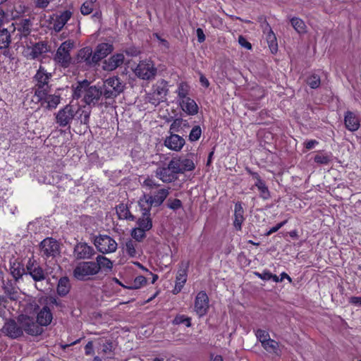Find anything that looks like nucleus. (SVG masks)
<instances>
[{
    "instance_id": "nucleus-1",
    "label": "nucleus",
    "mask_w": 361,
    "mask_h": 361,
    "mask_svg": "<svg viewBox=\"0 0 361 361\" xmlns=\"http://www.w3.org/2000/svg\"><path fill=\"white\" fill-rule=\"evenodd\" d=\"M43 305L37 314V321L42 326H49L53 319L52 309L54 306L63 307L61 302L55 297L48 296L43 299Z\"/></svg>"
},
{
    "instance_id": "nucleus-2",
    "label": "nucleus",
    "mask_w": 361,
    "mask_h": 361,
    "mask_svg": "<svg viewBox=\"0 0 361 361\" xmlns=\"http://www.w3.org/2000/svg\"><path fill=\"white\" fill-rule=\"evenodd\" d=\"M126 85L117 76L110 77L103 82L101 87L105 99H114L124 91Z\"/></svg>"
},
{
    "instance_id": "nucleus-3",
    "label": "nucleus",
    "mask_w": 361,
    "mask_h": 361,
    "mask_svg": "<svg viewBox=\"0 0 361 361\" xmlns=\"http://www.w3.org/2000/svg\"><path fill=\"white\" fill-rule=\"evenodd\" d=\"M178 169L177 164L171 159L167 165H159L154 171V173L155 176L162 182L169 183L178 178Z\"/></svg>"
},
{
    "instance_id": "nucleus-4",
    "label": "nucleus",
    "mask_w": 361,
    "mask_h": 361,
    "mask_svg": "<svg viewBox=\"0 0 361 361\" xmlns=\"http://www.w3.org/2000/svg\"><path fill=\"white\" fill-rule=\"evenodd\" d=\"M51 74L47 72L44 67L39 66L34 76L35 85L34 87L35 97H44L47 91H50L49 85Z\"/></svg>"
},
{
    "instance_id": "nucleus-5",
    "label": "nucleus",
    "mask_w": 361,
    "mask_h": 361,
    "mask_svg": "<svg viewBox=\"0 0 361 361\" xmlns=\"http://www.w3.org/2000/svg\"><path fill=\"white\" fill-rule=\"evenodd\" d=\"M74 47V42L68 39L59 46L57 49L54 61L63 68H68L71 63V51Z\"/></svg>"
},
{
    "instance_id": "nucleus-6",
    "label": "nucleus",
    "mask_w": 361,
    "mask_h": 361,
    "mask_svg": "<svg viewBox=\"0 0 361 361\" xmlns=\"http://www.w3.org/2000/svg\"><path fill=\"white\" fill-rule=\"evenodd\" d=\"M73 274L76 279L85 281L98 274V267L94 262H82L76 265Z\"/></svg>"
},
{
    "instance_id": "nucleus-7",
    "label": "nucleus",
    "mask_w": 361,
    "mask_h": 361,
    "mask_svg": "<svg viewBox=\"0 0 361 361\" xmlns=\"http://www.w3.org/2000/svg\"><path fill=\"white\" fill-rule=\"evenodd\" d=\"M169 194L168 189H160L154 195H146L140 198L138 204L140 208L145 207L151 210L152 207L160 206Z\"/></svg>"
},
{
    "instance_id": "nucleus-8",
    "label": "nucleus",
    "mask_w": 361,
    "mask_h": 361,
    "mask_svg": "<svg viewBox=\"0 0 361 361\" xmlns=\"http://www.w3.org/2000/svg\"><path fill=\"white\" fill-rule=\"evenodd\" d=\"M169 89L167 82L164 80H159L152 87V92L147 95L149 103L154 106L159 105L161 102L166 100Z\"/></svg>"
},
{
    "instance_id": "nucleus-9",
    "label": "nucleus",
    "mask_w": 361,
    "mask_h": 361,
    "mask_svg": "<svg viewBox=\"0 0 361 361\" xmlns=\"http://www.w3.org/2000/svg\"><path fill=\"white\" fill-rule=\"evenodd\" d=\"M134 72L139 78L151 80L154 79L157 73V69L151 60H143L140 61Z\"/></svg>"
},
{
    "instance_id": "nucleus-10",
    "label": "nucleus",
    "mask_w": 361,
    "mask_h": 361,
    "mask_svg": "<svg viewBox=\"0 0 361 361\" xmlns=\"http://www.w3.org/2000/svg\"><path fill=\"white\" fill-rule=\"evenodd\" d=\"M26 275L30 276L35 282L42 281L48 276L47 271L34 257H30L26 263Z\"/></svg>"
},
{
    "instance_id": "nucleus-11",
    "label": "nucleus",
    "mask_w": 361,
    "mask_h": 361,
    "mask_svg": "<svg viewBox=\"0 0 361 361\" xmlns=\"http://www.w3.org/2000/svg\"><path fill=\"white\" fill-rule=\"evenodd\" d=\"M94 244L98 251L103 254L114 252L117 249V243L115 240L107 235L97 236Z\"/></svg>"
},
{
    "instance_id": "nucleus-12",
    "label": "nucleus",
    "mask_w": 361,
    "mask_h": 361,
    "mask_svg": "<svg viewBox=\"0 0 361 361\" xmlns=\"http://www.w3.org/2000/svg\"><path fill=\"white\" fill-rule=\"evenodd\" d=\"M40 253L43 257H54L59 254L60 246L58 241L52 238L44 239L39 244Z\"/></svg>"
},
{
    "instance_id": "nucleus-13",
    "label": "nucleus",
    "mask_w": 361,
    "mask_h": 361,
    "mask_svg": "<svg viewBox=\"0 0 361 361\" xmlns=\"http://www.w3.org/2000/svg\"><path fill=\"white\" fill-rule=\"evenodd\" d=\"M18 322L23 326V331H25L29 335L39 336L43 332L42 326L32 317L20 315L18 317Z\"/></svg>"
},
{
    "instance_id": "nucleus-14",
    "label": "nucleus",
    "mask_w": 361,
    "mask_h": 361,
    "mask_svg": "<svg viewBox=\"0 0 361 361\" xmlns=\"http://www.w3.org/2000/svg\"><path fill=\"white\" fill-rule=\"evenodd\" d=\"M258 21L261 23V27L263 30V33L265 35V38L271 52L272 54L276 53L278 51V43L274 32L271 30L265 18L260 16L258 18Z\"/></svg>"
},
{
    "instance_id": "nucleus-15",
    "label": "nucleus",
    "mask_w": 361,
    "mask_h": 361,
    "mask_svg": "<svg viewBox=\"0 0 361 361\" xmlns=\"http://www.w3.org/2000/svg\"><path fill=\"white\" fill-rule=\"evenodd\" d=\"M1 332L11 339H16L23 335V326L18 321L9 319L4 323Z\"/></svg>"
},
{
    "instance_id": "nucleus-16",
    "label": "nucleus",
    "mask_w": 361,
    "mask_h": 361,
    "mask_svg": "<svg viewBox=\"0 0 361 361\" xmlns=\"http://www.w3.org/2000/svg\"><path fill=\"white\" fill-rule=\"evenodd\" d=\"M102 96L103 92L101 87L95 85L90 86L84 90L83 101L89 106H95Z\"/></svg>"
},
{
    "instance_id": "nucleus-17",
    "label": "nucleus",
    "mask_w": 361,
    "mask_h": 361,
    "mask_svg": "<svg viewBox=\"0 0 361 361\" xmlns=\"http://www.w3.org/2000/svg\"><path fill=\"white\" fill-rule=\"evenodd\" d=\"M75 116V111L72 106L66 105L59 111L56 115V122L61 127L68 126Z\"/></svg>"
},
{
    "instance_id": "nucleus-18",
    "label": "nucleus",
    "mask_w": 361,
    "mask_h": 361,
    "mask_svg": "<svg viewBox=\"0 0 361 361\" xmlns=\"http://www.w3.org/2000/svg\"><path fill=\"white\" fill-rule=\"evenodd\" d=\"M194 309L199 317H203L207 313L209 298L204 291H200L197 294Z\"/></svg>"
},
{
    "instance_id": "nucleus-19",
    "label": "nucleus",
    "mask_w": 361,
    "mask_h": 361,
    "mask_svg": "<svg viewBox=\"0 0 361 361\" xmlns=\"http://www.w3.org/2000/svg\"><path fill=\"white\" fill-rule=\"evenodd\" d=\"M31 26L32 23L30 20L28 18H25L17 23L16 26L14 23H12L9 26V28L12 32L17 30L18 33L16 34V37L18 38L19 40H20L23 37H26L30 34Z\"/></svg>"
},
{
    "instance_id": "nucleus-20",
    "label": "nucleus",
    "mask_w": 361,
    "mask_h": 361,
    "mask_svg": "<svg viewBox=\"0 0 361 361\" xmlns=\"http://www.w3.org/2000/svg\"><path fill=\"white\" fill-rule=\"evenodd\" d=\"M94 253V248L86 243H77L73 250L74 257L77 259H90Z\"/></svg>"
},
{
    "instance_id": "nucleus-21",
    "label": "nucleus",
    "mask_w": 361,
    "mask_h": 361,
    "mask_svg": "<svg viewBox=\"0 0 361 361\" xmlns=\"http://www.w3.org/2000/svg\"><path fill=\"white\" fill-rule=\"evenodd\" d=\"M125 56L122 53H117L112 55L108 59L104 60L102 65L103 70L112 71L121 66L124 62Z\"/></svg>"
},
{
    "instance_id": "nucleus-22",
    "label": "nucleus",
    "mask_w": 361,
    "mask_h": 361,
    "mask_svg": "<svg viewBox=\"0 0 361 361\" xmlns=\"http://www.w3.org/2000/svg\"><path fill=\"white\" fill-rule=\"evenodd\" d=\"M185 143L184 138L175 133H171L164 140V145L167 148L176 152L180 151Z\"/></svg>"
},
{
    "instance_id": "nucleus-23",
    "label": "nucleus",
    "mask_w": 361,
    "mask_h": 361,
    "mask_svg": "<svg viewBox=\"0 0 361 361\" xmlns=\"http://www.w3.org/2000/svg\"><path fill=\"white\" fill-rule=\"evenodd\" d=\"M50 91H47L44 97H35L37 102H41L42 106L48 109H55L60 103L61 97L55 94H49Z\"/></svg>"
},
{
    "instance_id": "nucleus-24",
    "label": "nucleus",
    "mask_w": 361,
    "mask_h": 361,
    "mask_svg": "<svg viewBox=\"0 0 361 361\" xmlns=\"http://www.w3.org/2000/svg\"><path fill=\"white\" fill-rule=\"evenodd\" d=\"M114 51V47L111 44L101 43L99 44L93 54V59H95L96 64L102 59H104Z\"/></svg>"
},
{
    "instance_id": "nucleus-25",
    "label": "nucleus",
    "mask_w": 361,
    "mask_h": 361,
    "mask_svg": "<svg viewBox=\"0 0 361 361\" xmlns=\"http://www.w3.org/2000/svg\"><path fill=\"white\" fill-rule=\"evenodd\" d=\"M93 52L90 47H86L81 49L77 56L78 63H85L87 66H94L96 65L95 59H93Z\"/></svg>"
},
{
    "instance_id": "nucleus-26",
    "label": "nucleus",
    "mask_w": 361,
    "mask_h": 361,
    "mask_svg": "<svg viewBox=\"0 0 361 361\" xmlns=\"http://www.w3.org/2000/svg\"><path fill=\"white\" fill-rule=\"evenodd\" d=\"M178 165V173H184L185 171H191L195 169V166L192 159L176 157L172 158Z\"/></svg>"
},
{
    "instance_id": "nucleus-27",
    "label": "nucleus",
    "mask_w": 361,
    "mask_h": 361,
    "mask_svg": "<svg viewBox=\"0 0 361 361\" xmlns=\"http://www.w3.org/2000/svg\"><path fill=\"white\" fill-rule=\"evenodd\" d=\"M345 128L350 131H356L360 128V119L358 116L350 111H347L344 116Z\"/></svg>"
},
{
    "instance_id": "nucleus-28",
    "label": "nucleus",
    "mask_w": 361,
    "mask_h": 361,
    "mask_svg": "<svg viewBox=\"0 0 361 361\" xmlns=\"http://www.w3.org/2000/svg\"><path fill=\"white\" fill-rule=\"evenodd\" d=\"M9 271L15 282H18L24 274H26V267H24L23 264L15 259L10 262Z\"/></svg>"
},
{
    "instance_id": "nucleus-29",
    "label": "nucleus",
    "mask_w": 361,
    "mask_h": 361,
    "mask_svg": "<svg viewBox=\"0 0 361 361\" xmlns=\"http://www.w3.org/2000/svg\"><path fill=\"white\" fill-rule=\"evenodd\" d=\"M11 29L2 28L0 29V50H4V55L8 56L9 51L7 49L11 43Z\"/></svg>"
},
{
    "instance_id": "nucleus-30",
    "label": "nucleus",
    "mask_w": 361,
    "mask_h": 361,
    "mask_svg": "<svg viewBox=\"0 0 361 361\" xmlns=\"http://www.w3.org/2000/svg\"><path fill=\"white\" fill-rule=\"evenodd\" d=\"M142 210V216L139 218L137 224L138 227L145 231H149L152 228V221L150 218V209L145 207L141 208Z\"/></svg>"
},
{
    "instance_id": "nucleus-31",
    "label": "nucleus",
    "mask_w": 361,
    "mask_h": 361,
    "mask_svg": "<svg viewBox=\"0 0 361 361\" xmlns=\"http://www.w3.org/2000/svg\"><path fill=\"white\" fill-rule=\"evenodd\" d=\"M182 110L190 116L196 115L198 113V106L195 101L190 97L183 99L179 102Z\"/></svg>"
},
{
    "instance_id": "nucleus-32",
    "label": "nucleus",
    "mask_w": 361,
    "mask_h": 361,
    "mask_svg": "<svg viewBox=\"0 0 361 361\" xmlns=\"http://www.w3.org/2000/svg\"><path fill=\"white\" fill-rule=\"evenodd\" d=\"M72 13L70 11H64L56 17L53 23V28L56 32H60L68 20L71 18Z\"/></svg>"
},
{
    "instance_id": "nucleus-33",
    "label": "nucleus",
    "mask_w": 361,
    "mask_h": 361,
    "mask_svg": "<svg viewBox=\"0 0 361 361\" xmlns=\"http://www.w3.org/2000/svg\"><path fill=\"white\" fill-rule=\"evenodd\" d=\"M49 51V46L46 42L41 41L35 43L31 48L30 56L32 59L39 58L42 54Z\"/></svg>"
},
{
    "instance_id": "nucleus-34",
    "label": "nucleus",
    "mask_w": 361,
    "mask_h": 361,
    "mask_svg": "<svg viewBox=\"0 0 361 361\" xmlns=\"http://www.w3.org/2000/svg\"><path fill=\"white\" fill-rule=\"evenodd\" d=\"M116 214L119 219L135 221V216H133L127 204L123 203L119 204L116 207Z\"/></svg>"
},
{
    "instance_id": "nucleus-35",
    "label": "nucleus",
    "mask_w": 361,
    "mask_h": 361,
    "mask_svg": "<svg viewBox=\"0 0 361 361\" xmlns=\"http://www.w3.org/2000/svg\"><path fill=\"white\" fill-rule=\"evenodd\" d=\"M244 210L240 202H237L235 204V212H234V221L233 225L235 228L240 231L242 228V224L244 221L243 217Z\"/></svg>"
},
{
    "instance_id": "nucleus-36",
    "label": "nucleus",
    "mask_w": 361,
    "mask_h": 361,
    "mask_svg": "<svg viewBox=\"0 0 361 361\" xmlns=\"http://www.w3.org/2000/svg\"><path fill=\"white\" fill-rule=\"evenodd\" d=\"M2 288L4 293L11 300H14L18 293L17 287L12 280L2 279Z\"/></svg>"
},
{
    "instance_id": "nucleus-37",
    "label": "nucleus",
    "mask_w": 361,
    "mask_h": 361,
    "mask_svg": "<svg viewBox=\"0 0 361 361\" xmlns=\"http://www.w3.org/2000/svg\"><path fill=\"white\" fill-rule=\"evenodd\" d=\"M94 262L98 267V273L101 269L111 271L113 267L112 262L103 255L97 256Z\"/></svg>"
},
{
    "instance_id": "nucleus-38",
    "label": "nucleus",
    "mask_w": 361,
    "mask_h": 361,
    "mask_svg": "<svg viewBox=\"0 0 361 361\" xmlns=\"http://www.w3.org/2000/svg\"><path fill=\"white\" fill-rule=\"evenodd\" d=\"M70 288L71 284L68 278H61L57 285V293L60 296H65L69 293Z\"/></svg>"
},
{
    "instance_id": "nucleus-39",
    "label": "nucleus",
    "mask_w": 361,
    "mask_h": 361,
    "mask_svg": "<svg viewBox=\"0 0 361 361\" xmlns=\"http://www.w3.org/2000/svg\"><path fill=\"white\" fill-rule=\"evenodd\" d=\"M176 93L178 95V102H181L183 99L188 98L189 86L185 82H180L178 86Z\"/></svg>"
},
{
    "instance_id": "nucleus-40",
    "label": "nucleus",
    "mask_w": 361,
    "mask_h": 361,
    "mask_svg": "<svg viewBox=\"0 0 361 361\" xmlns=\"http://www.w3.org/2000/svg\"><path fill=\"white\" fill-rule=\"evenodd\" d=\"M292 26L298 33H305L306 32V25L302 20L298 18H293L290 20Z\"/></svg>"
},
{
    "instance_id": "nucleus-41",
    "label": "nucleus",
    "mask_w": 361,
    "mask_h": 361,
    "mask_svg": "<svg viewBox=\"0 0 361 361\" xmlns=\"http://www.w3.org/2000/svg\"><path fill=\"white\" fill-rule=\"evenodd\" d=\"M262 345L269 353H276L279 349V343L276 341L271 338L262 344Z\"/></svg>"
},
{
    "instance_id": "nucleus-42",
    "label": "nucleus",
    "mask_w": 361,
    "mask_h": 361,
    "mask_svg": "<svg viewBox=\"0 0 361 361\" xmlns=\"http://www.w3.org/2000/svg\"><path fill=\"white\" fill-rule=\"evenodd\" d=\"M136 246L137 243L129 239L126 242L124 249L129 256L135 257L137 255Z\"/></svg>"
},
{
    "instance_id": "nucleus-43",
    "label": "nucleus",
    "mask_w": 361,
    "mask_h": 361,
    "mask_svg": "<svg viewBox=\"0 0 361 361\" xmlns=\"http://www.w3.org/2000/svg\"><path fill=\"white\" fill-rule=\"evenodd\" d=\"M202 135V129L200 126H194L190 132L188 139L190 142L198 140Z\"/></svg>"
},
{
    "instance_id": "nucleus-44",
    "label": "nucleus",
    "mask_w": 361,
    "mask_h": 361,
    "mask_svg": "<svg viewBox=\"0 0 361 361\" xmlns=\"http://www.w3.org/2000/svg\"><path fill=\"white\" fill-rule=\"evenodd\" d=\"M307 83L311 88L316 89L321 84L320 77L317 74H312L307 78Z\"/></svg>"
},
{
    "instance_id": "nucleus-45",
    "label": "nucleus",
    "mask_w": 361,
    "mask_h": 361,
    "mask_svg": "<svg viewBox=\"0 0 361 361\" xmlns=\"http://www.w3.org/2000/svg\"><path fill=\"white\" fill-rule=\"evenodd\" d=\"M146 231L137 227L131 231L132 237L137 241L140 242L146 237Z\"/></svg>"
},
{
    "instance_id": "nucleus-46",
    "label": "nucleus",
    "mask_w": 361,
    "mask_h": 361,
    "mask_svg": "<svg viewBox=\"0 0 361 361\" xmlns=\"http://www.w3.org/2000/svg\"><path fill=\"white\" fill-rule=\"evenodd\" d=\"M173 324H184L186 326L190 327L191 326V318L186 317L183 314L177 315L173 319Z\"/></svg>"
},
{
    "instance_id": "nucleus-47",
    "label": "nucleus",
    "mask_w": 361,
    "mask_h": 361,
    "mask_svg": "<svg viewBox=\"0 0 361 361\" xmlns=\"http://www.w3.org/2000/svg\"><path fill=\"white\" fill-rule=\"evenodd\" d=\"M260 192V197L263 200H268L271 197L270 192L266 185L265 183L259 184L256 186Z\"/></svg>"
},
{
    "instance_id": "nucleus-48",
    "label": "nucleus",
    "mask_w": 361,
    "mask_h": 361,
    "mask_svg": "<svg viewBox=\"0 0 361 361\" xmlns=\"http://www.w3.org/2000/svg\"><path fill=\"white\" fill-rule=\"evenodd\" d=\"M146 283H147V279L145 276H138L135 279L132 286L128 287V288L138 289L140 287H142V286H144Z\"/></svg>"
},
{
    "instance_id": "nucleus-49",
    "label": "nucleus",
    "mask_w": 361,
    "mask_h": 361,
    "mask_svg": "<svg viewBox=\"0 0 361 361\" xmlns=\"http://www.w3.org/2000/svg\"><path fill=\"white\" fill-rule=\"evenodd\" d=\"M183 122H185V121L182 118H176L170 126L169 131L171 133L179 132Z\"/></svg>"
},
{
    "instance_id": "nucleus-50",
    "label": "nucleus",
    "mask_w": 361,
    "mask_h": 361,
    "mask_svg": "<svg viewBox=\"0 0 361 361\" xmlns=\"http://www.w3.org/2000/svg\"><path fill=\"white\" fill-rule=\"evenodd\" d=\"M255 335L262 344L270 338L269 333L262 329H257L256 331Z\"/></svg>"
},
{
    "instance_id": "nucleus-51",
    "label": "nucleus",
    "mask_w": 361,
    "mask_h": 361,
    "mask_svg": "<svg viewBox=\"0 0 361 361\" xmlns=\"http://www.w3.org/2000/svg\"><path fill=\"white\" fill-rule=\"evenodd\" d=\"M314 160L317 164H328L330 161V157L327 154L319 153L315 155Z\"/></svg>"
},
{
    "instance_id": "nucleus-52",
    "label": "nucleus",
    "mask_w": 361,
    "mask_h": 361,
    "mask_svg": "<svg viewBox=\"0 0 361 361\" xmlns=\"http://www.w3.org/2000/svg\"><path fill=\"white\" fill-rule=\"evenodd\" d=\"M187 280V273L185 269H180L178 271V274L176 276V283L184 286L185 283Z\"/></svg>"
},
{
    "instance_id": "nucleus-53",
    "label": "nucleus",
    "mask_w": 361,
    "mask_h": 361,
    "mask_svg": "<svg viewBox=\"0 0 361 361\" xmlns=\"http://www.w3.org/2000/svg\"><path fill=\"white\" fill-rule=\"evenodd\" d=\"M167 206L173 210H177L183 207L182 202L179 199H169L168 200Z\"/></svg>"
},
{
    "instance_id": "nucleus-54",
    "label": "nucleus",
    "mask_w": 361,
    "mask_h": 361,
    "mask_svg": "<svg viewBox=\"0 0 361 361\" xmlns=\"http://www.w3.org/2000/svg\"><path fill=\"white\" fill-rule=\"evenodd\" d=\"M94 5L92 4L91 1H85L80 8V11L83 15H88L93 11Z\"/></svg>"
},
{
    "instance_id": "nucleus-55",
    "label": "nucleus",
    "mask_w": 361,
    "mask_h": 361,
    "mask_svg": "<svg viewBox=\"0 0 361 361\" xmlns=\"http://www.w3.org/2000/svg\"><path fill=\"white\" fill-rule=\"evenodd\" d=\"M142 186L147 187L148 189H153L159 187V184L154 179L148 177L143 181Z\"/></svg>"
},
{
    "instance_id": "nucleus-56",
    "label": "nucleus",
    "mask_w": 361,
    "mask_h": 361,
    "mask_svg": "<svg viewBox=\"0 0 361 361\" xmlns=\"http://www.w3.org/2000/svg\"><path fill=\"white\" fill-rule=\"evenodd\" d=\"M90 111L83 110L80 115V123L87 126L90 121Z\"/></svg>"
},
{
    "instance_id": "nucleus-57",
    "label": "nucleus",
    "mask_w": 361,
    "mask_h": 361,
    "mask_svg": "<svg viewBox=\"0 0 361 361\" xmlns=\"http://www.w3.org/2000/svg\"><path fill=\"white\" fill-rule=\"evenodd\" d=\"M247 172L252 176V178L256 180L255 186L264 183V181L261 178L260 176L257 173L253 172L250 169H247Z\"/></svg>"
},
{
    "instance_id": "nucleus-58",
    "label": "nucleus",
    "mask_w": 361,
    "mask_h": 361,
    "mask_svg": "<svg viewBox=\"0 0 361 361\" xmlns=\"http://www.w3.org/2000/svg\"><path fill=\"white\" fill-rule=\"evenodd\" d=\"M153 36L154 37H156L159 40V44H160L161 46H162L166 49H169V43L168 42L167 40H166L165 39L161 38V36L158 33H154Z\"/></svg>"
},
{
    "instance_id": "nucleus-59",
    "label": "nucleus",
    "mask_w": 361,
    "mask_h": 361,
    "mask_svg": "<svg viewBox=\"0 0 361 361\" xmlns=\"http://www.w3.org/2000/svg\"><path fill=\"white\" fill-rule=\"evenodd\" d=\"M85 353L86 355H91L94 354L93 343L89 341L85 346Z\"/></svg>"
},
{
    "instance_id": "nucleus-60",
    "label": "nucleus",
    "mask_w": 361,
    "mask_h": 361,
    "mask_svg": "<svg viewBox=\"0 0 361 361\" xmlns=\"http://www.w3.org/2000/svg\"><path fill=\"white\" fill-rule=\"evenodd\" d=\"M255 274L262 280H264V281L270 280V271H264L262 273L255 272Z\"/></svg>"
},
{
    "instance_id": "nucleus-61",
    "label": "nucleus",
    "mask_w": 361,
    "mask_h": 361,
    "mask_svg": "<svg viewBox=\"0 0 361 361\" xmlns=\"http://www.w3.org/2000/svg\"><path fill=\"white\" fill-rule=\"evenodd\" d=\"M238 42L242 47L247 49H250L252 48L251 44L247 42L243 36H240L238 37Z\"/></svg>"
},
{
    "instance_id": "nucleus-62",
    "label": "nucleus",
    "mask_w": 361,
    "mask_h": 361,
    "mask_svg": "<svg viewBox=\"0 0 361 361\" xmlns=\"http://www.w3.org/2000/svg\"><path fill=\"white\" fill-rule=\"evenodd\" d=\"M53 0H35L36 6L38 8H46Z\"/></svg>"
},
{
    "instance_id": "nucleus-63",
    "label": "nucleus",
    "mask_w": 361,
    "mask_h": 361,
    "mask_svg": "<svg viewBox=\"0 0 361 361\" xmlns=\"http://www.w3.org/2000/svg\"><path fill=\"white\" fill-rule=\"evenodd\" d=\"M196 32H197V41L200 43L203 42L205 40V35H204L203 30L202 28H197L196 30Z\"/></svg>"
},
{
    "instance_id": "nucleus-64",
    "label": "nucleus",
    "mask_w": 361,
    "mask_h": 361,
    "mask_svg": "<svg viewBox=\"0 0 361 361\" xmlns=\"http://www.w3.org/2000/svg\"><path fill=\"white\" fill-rule=\"evenodd\" d=\"M349 302L358 307H361V296H353L350 298Z\"/></svg>"
}]
</instances>
